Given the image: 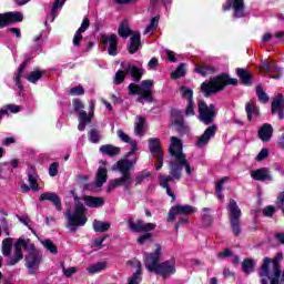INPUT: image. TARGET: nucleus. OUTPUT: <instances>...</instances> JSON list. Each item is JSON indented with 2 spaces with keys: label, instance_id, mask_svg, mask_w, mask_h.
Instances as JSON below:
<instances>
[{
  "label": "nucleus",
  "instance_id": "obj_1",
  "mask_svg": "<svg viewBox=\"0 0 284 284\" xmlns=\"http://www.w3.org/2000/svg\"><path fill=\"white\" fill-rule=\"evenodd\" d=\"M118 138L123 141V143H130L131 150L126 153L124 159H120L115 164L112 165L111 170L113 172H120L121 178L113 179L109 182L106 186V193L110 194L116 187H124V190H130L134 180L132 179V170L136 165V145L138 142L129 138L128 133L119 129L116 131Z\"/></svg>",
  "mask_w": 284,
  "mask_h": 284
},
{
  "label": "nucleus",
  "instance_id": "obj_2",
  "mask_svg": "<svg viewBox=\"0 0 284 284\" xmlns=\"http://www.w3.org/2000/svg\"><path fill=\"white\" fill-rule=\"evenodd\" d=\"M14 253L13 256L10 257L9 265L13 266L19 263V261H23V252L21 247L28 252L26 256V267L29 274H34L39 266L41 265V254L34 247V244L30 240L19 239L17 243L13 244Z\"/></svg>",
  "mask_w": 284,
  "mask_h": 284
},
{
  "label": "nucleus",
  "instance_id": "obj_3",
  "mask_svg": "<svg viewBox=\"0 0 284 284\" xmlns=\"http://www.w3.org/2000/svg\"><path fill=\"white\" fill-rule=\"evenodd\" d=\"M159 258H161V246H156L153 253H145L144 264L146 270L160 274L163 278H170V276L176 274V262L174 260L159 264Z\"/></svg>",
  "mask_w": 284,
  "mask_h": 284
},
{
  "label": "nucleus",
  "instance_id": "obj_4",
  "mask_svg": "<svg viewBox=\"0 0 284 284\" xmlns=\"http://www.w3.org/2000/svg\"><path fill=\"white\" fill-rule=\"evenodd\" d=\"M227 85H239V79L231 78L226 72H222L213 78H210L209 81L202 82L200 87V93L203 94L205 99H207L213 94L223 92Z\"/></svg>",
  "mask_w": 284,
  "mask_h": 284
},
{
  "label": "nucleus",
  "instance_id": "obj_5",
  "mask_svg": "<svg viewBox=\"0 0 284 284\" xmlns=\"http://www.w3.org/2000/svg\"><path fill=\"white\" fill-rule=\"evenodd\" d=\"M73 195L75 207L73 211L68 210L65 212V219L68 221L67 227L70 232H77L79 227H83L88 223V217H85V205L81 203V199L77 196L74 191H71Z\"/></svg>",
  "mask_w": 284,
  "mask_h": 284
},
{
  "label": "nucleus",
  "instance_id": "obj_6",
  "mask_svg": "<svg viewBox=\"0 0 284 284\" xmlns=\"http://www.w3.org/2000/svg\"><path fill=\"white\" fill-rule=\"evenodd\" d=\"M281 274H283V271H281V262L276 257L273 260L264 257L260 271V278H262L261 284H270L268 281H271V284H280Z\"/></svg>",
  "mask_w": 284,
  "mask_h": 284
},
{
  "label": "nucleus",
  "instance_id": "obj_7",
  "mask_svg": "<svg viewBox=\"0 0 284 284\" xmlns=\"http://www.w3.org/2000/svg\"><path fill=\"white\" fill-rule=\"evenodd\" d=\"M94 105L95 102L94 100H91L89 103V114L88 112L83 111V102L81 100L75 99L73 100V108L79 112V124H78V130L80 132H83L85 130V126L90 123H92V118L94 116Z\"/></svg>",
  "mask_w": 284,
  "mask_h": 284
},
{
  "label": "nucleus",
  "instance_id": "obj_8",
  "mask_svg": "<svg viewBox=\"0 0 284 284\" xmlns=\"http://www.w3.org/2000/svg\"><path fill=\"white\" fill-rule=\"evenodd\" d=\"M154 85V81L144 80L141 84L131 83L129 85V94H139L138 103H143V101L152 102V87Z\"/></svg>",
  "mask_w": 284,
  "mask_h": 284
},
{
  "label": "nucleus",
  "instance_id": "obj_9",
  "mask_svg": "<svg viewBox=\"0 0 284 284\" xmlns=\"http://www.w3.org/2000/svg\"><path fill=\"white\" fill-rule=\"evenodd\" d=\"M229 220L231 223V229L234 234V236H240L241 235V207H239V204L235 202L234 199H230L229 205Z\"/></svg>",
  "mask_w": 284,
  "mask_h": 284
},
{
  "label": "nucleus",
  "instance_id": "obj_10",
  "mask_svg": "<svg viewBox=\"0 0 284 284\" xmlns=\"http://www.w3.org/2000/svg\"><path fill=\"white\" fill-rule=\"evenodd\" d=\"M197 110L202 123H204L205 125H210V123L214 121V118L216 116V105L214 103L207 105V102H205V100H199Z\"/></svg>",
  "mask_w": 284,
  "mask_h": 284
},
{
  "label": "nucleus",
  "instance_id": "obj_11",
  "mask_svg": "<svg viewBox=\"0 0 284 284\" xmlns=\"http://www.w3.org/2000/svg\"><path fill=\"white\" fill-rule=\"evenodd\" d=\"M171 176L179 179V138L171 136L169 146Z\"/></svg>",
  "mask_w": 284,
  "mask_h": 284
},
{
  "label": "nucleus",
  "instance_id": "obj_12",
  "mask_svg": "<svg viewBox=\"0 0 284 284\" xmlns=\"http://www.w3.org/2000/svg\"><path fill=\"white\" fill-rule=\"evenodd\" d=\"M180 94L182 99L187 101L184 110L185 116H194L196 114V111H194V91L185 85H182L180 87Z\"/></svg>",
  "mask_w": 284,
  "mask_h": 284
},
{
  "label": "nucleus",
  "instance_id": "obj_13",
  "mask_svg": "<svg viewBox=\"0 0 284 284\" xmlns=\"http://www.w3.org/2000/svg\"><path fill=\"white\" fill-rule=\"evenodd\" d=\"M128 72H130L134 81H141V70L135 65L128 64L124 70H119L115 73L114 83L116 85H120V83L125 80V75L128 74Z\"/></svg>",
  "mask_w": 284,
  "mask_h": 284
},
{
  "label": "nucleus",
  "instance_id": "obj_14",
  "mask_svg": "<svg viewBox=\"0 0 284 284\" xmlns=\"http://www.w3.org/2000/svg\"><path fill=\"white\" fill-rule=\"evenodd\" d=\"M126 225L132 232H152V230L156 229V224L154 223H145L142 220H134V217H130L126 221Z\"/></svg>",
  "mask_w": 284,
  "mask_h": 284
},
{
  "label": "nucleus",
  "instance_id": "obj_15",
  "mask_svg": "<svg viewBox=\"0 0 284 284\" xmlns=\"http://www.w3.org/2000/svg\"><path fill=\"white\" fill-rule=\"evenodd\" d=\"M101 43H103L104 48H108L110 57L119 54V37L116 34L102 36Z\"/></svg>",
  "mask_w": 284,
  "mask_h": 284
},
{
  "label": "nucleus",
  "instance_id": "obj_16",
  "mask_svg": "<svg viewBox=\"0 0 284 284\" xmlns=\"http://www.w3.org/2000/svg\"><path fill=\"white\" fill-rule=\"evenodd\" d=\"M128 265L134 267L135 272L129 277L128 284H141L143 281V268L138 260L129 261Z\"/></svg>",
  "mask_w": 284,
  "mask_h": 284
},
{
  "label": "nucleus",
  "instance_id": "obj_17",
  "mask_svg": "<svg viewBox=\"0 0 284 284\" xmlns=\"http://www.w3.org/2000/svg\"><path fill=\"white\" fill-rule=\"evenodd\" d=\"M21 21H23V13L21 12L0 13V29L6 28L9 23H19Z\"/></svg>",
  "mask_w": 284,
  "mask_h": 284
},
{
  "label": "nucleus",
  "instance_id": "obj_18",
  "mask_svg": "<svg viewBox=\"0 0 284 284\" xmlns=\"http://www.w3.org/2000/svg\"><path fill=\"white\" fill-rule=\"evenodd\" d=\"M219 130V126L216 124H213L204 131V133L197 139L195 142L196 148H205L207 143H210V140L213 136H216V131Z\"/></svg>",
  "mask_w": 284,
  "mask_h": 284
},
{
  "label": "nucleus",
  "instance_id": "obj_19",
  "mask_svg": "<svg viewBox=\"0 0 284 284\" xmlns=\"http://www.w3.org/2000/svg\"><path fill=\"white\" fill-rule=\"evenodd\" d=\"M185 170L186 176H192V165L187 162V156L183 153V143L179 141V170Z\"/></svg>",
  "mask_w": 284,
  "mask_h": 284
},
{
  "label": "nucleus",
  "instance_id": "obj_20",
  "mask_svg": "<svg viewBox=\"0 0 284 284\" xmlns=\"http://www.w3.org/2000/svg\"><path fill=\"white\" fill-rule=\"evenodd\" d=\"M257 136L263 141V143H268L272 141V136H274V128L270 123H264L257 130Z\"/></svg>",
  "mask_w": 284,
  "mask_h": 284
},
{
  "label": "nucleus",
  "instance_id": "obj_21",
  "mask_svg": "<svg viewBox=\"0 0 284 284\" xmlns=\"http://www.w3.org/2000/svg\"><path fill=\"white\" fill-rule=\"evenodd\" d=\"M90 28V19L85 17L80 26V28L75 31L72 43L75 48L81 45V41H83V32Z\"/></svg>",
  "mask_w": 284,
  "mask_h": 284
},
{
  "label": "nucleus",
  "instance_id": "obj_22",
  "mask_svg": "<svg viewBox=\"0 0 284 284\" xmlns=\"http://www.w3.org/2000/svg\"><path fill=\"white\" fill-rule=\"evenodd\" d=\"M149 150L155 159H163L161 140L159 138L149 139Z\"/></svg>",
  "mask_w": 284,
  "mask_h": 284
},
{
  "label": "nucleus",
  "instance_id": "obj_23",
  "mask_svg": "<svg viewBox=\"0 0 284 284\" xmlns=\"http://www.w3.org/2000/svg\"><path fill=\"white\" fill-rule=\"evenodd\" d=\"M81 201L84 202V205H87V207H92V209H99L105 205V199L99 197V196L85 195L81 197Z\"/></svg>",
  "mask_w": 284,
  "mask_h": 284
},
{
  "label": "nucleus",
  "instance_id": "obj_24",
  "mask_svg": "<svg viewBox=\"0 0 284 284\" xmlns=\"http://www.w3.org/2000/svg\"><path fill=\"white\" fill-rule=\"evenodd\" d=\"M251 178L254 181H261V182L272 181V173L267 168H260L251 172Z\"/></svg>",
  "mask_w": 284,
  "mask_h": 284
},
{
  "label": "nucleus",
  "instance_id": "obj_25",
  "mask_svg": "<svg viewBox=\"0 0 284 284\" xmlns=\"http://www.w3.org/2000/svg\"><path fill=\"white\" fill-rule=\"evenodd\" d=\"M102 166H99L95 174V185L97 187H103V184L108 182V168H105V162L101 161Z\"/></svg>",
  "mask_w": 284,
  "mask_h": 284
},
{
  "label": "nucleus",
  "instance_id": "obj_26",
  "mask_svg": "<svg viewBox=\"0 0 284 284\" xmlns=\"http://www.w3.org/2000/svg\"><path fill=\"white\" fill-rule=\"evenodd\" d=\"M40 201H50L54 207L58 210V212H61L63 210L61 205V197L57 195V193L52 192H45L40 195Z\"/></svg>",
  "mask_w": 284,
  "mask_h": 284
},
{
  "label": "nucleus",
  "instance_id": "obj_27",
  "mask_svg": "<svg viewBox=\"0 0 284 284\" xmlns=\"http://www.w3.org/2000/svg\"><path fill=\"white\" fill-rule=\"evenodd\" d=\"M233 17L235 19L245 17V0H233Z\"/></svg>",
  "mask_w": 284,
  "mask_h": 284
},
{
  "label": "nucleus",
  "instance_id": "obj_28",
  "mask_svg": "<svg viewBox=\"0 0 284 284\" xmlns=\"http://www.w3.org/2000/svg\"><path fill=\"white\" fill-rule=\"evenodd\" d=\"M235 72H236V75L239 77L240 81L244 85H246V87L252 85V73H250V71H247V69L237 68Z\"/></svg>",
  "mask_w": 284,
  "mask_h": 284
},
{
  "label": "nucleus",
  "instance_id": "obj_29",
  "mask_svg": "<svg viewBox=\"0 0 284 284\" xmlns=\"http://www.w3.org/2000/svg\"><path fill=\"white\" fill-rule=\"evenodd\" d=\"M159 180L161 187H164V190H166L168 196H171L172 201H176V194H174V192H172V190H170V187L168 186V183L172 181V175H160Z\"/></svg>",
  "mask_w": 284,
  "mask_h": 284
},
{
  "label": "nucleus",
  "instance_id": "obj_30",
  "mask_svg": "<svg viewBox=\"0 0 284 284\" xmlns=\"http://www.w3.org/2000/svg\"><path fill=\"white\" fill-rule=\"evenodd\" d=\"M92 226L94 232H99L100 234H103L108 232L110 227H112V223H110V221L94 220Z\"/></svg>",
  "mask_w": 284,
  "mask_h": 284
},
{
  "label": "nucleus",
  "instance_id": "obj_31",
  "mask_svg": "<svg viewBox=\"0 0 284 284\" xmlns=\"http://www.w3.org/2000/svg\"><path fill=\"white\" fill-rule=\"evenodd\" d=\"M194 72L201 74V77H207V74H214L216 72V68L206 63L202 65L196 64Z\"/></svg>",
  "mask_w": 284,
  "mask_h": 284
},
{
  "label": "nucleus",
  "instance_id": "obj_32",
  "mask_svg": "<svg viewBox=\"0 0 284 284\" xmlns=\"http://www.w3.org/2000/svg\"><path fill=\"white\" fill-rule=\"evenodd\" d=\"M284 110L283 93L277 94L271 103V113L276 114L277 111Z\"/></svg>",
  "mask_w": 284,
  "mask_h": 284
},
{
  "label": "nucleus",
  "instance_id": "obj_33",
  "mask_svg": "<svg viewBox=\"0 0 284 284\" xmlns=\"http://www.w3.org/2000/svg\"><path fill=\"white\" fill-rule=\"evenodd\" d=\"M101 154H106L108 156H116L121 154V148L114 146L112 144H104L100 146Z\"/></svg>",
  "mask_w": 284,
  "mask_h": 284
},
{
  "label": "nucleus",
  "instance_id": "obj_34",
  "mask_svg": "<svg viewBox=\"0 0 284 284\" xmlns=\"http://www.w3.org/2000/svg\"><path fill=\"white\" fill-rule=\"evenodd\" d=\"M131 43L129 47V52L130 54H134V52H136L139 50V47L141 45V33L139 31H135L131 39H130Z\"/></svg>",
  "mask_w": 284,
  "mask_h": 284
},
{
  "label": "nucleus",
  "instance_id": "obj_35",
  "mask_svg": "<svg viewBox=\"0 0 284 284\" xmlns=\"http://www.w3.org/2000/svg\"><path fill=\"white\" fill-rule=\"evenodd\" d=\"M242 272H244V274H254V272H256V261L253 258H244L242 262Z\"/></svg>",
  "mask_w": 284,
  "mask_h": 284
},
{
  "label": "nucleus",
  "instance_id": "obj_36",
  "mask_svg": "<svg viewBox=\"0 0 284 284\" xmlns=\"http://www.w3.org/2000/svg\"><path fill=\"white\" fill-rule=\"evenodd\" d=\"M104 270H108V262H98L87 267V272H89V274H101Z\"/></svg>",
  "mask_w": 284,
  "mask_h": 284
},
{
  "label": "nucleus",
  "instance_id": "obj_37",
  "mask_svg": "<svg viewBox=\"0 0 284 284\" xmlns=\"http://www.w3.org/2000/svg\"><path fill=\"white\" fill-rule=\"evenodd\" d=\"M134 132L138 136H143L145 134V118L136 116V121L134 123Z\"/></svg>",
  "mask_w": 284,
  "mask_h": 284
},
{
  "label": "nucleus",
  "instance_id": "obj_38",
  "mask_svg": "<svg viewBox=\"0 0 284 284\" xmlns=\"http://www.w3.org/2000/svg\"><path fill=\"white\" fill-rule=\"evenodd\" d=\"M246 116L248 121H252V116H261V110L256 105H252V103L247 102L245 104Z\"/></svg>",
  "mask_w": 284,
  "mask_h": 284
},
{
  "label": "nucleus",
  "instance_id": "obj_39",
  "mask_svg": "<svg viewBox=\"0 0 284 284\" xmlns=\"http://www.w3.org/2000/svg\"><path fill=\"white\" fill-rule=\"evenodd\" d=\"M260 68L262 72L270 73V72H276V70L278 69V65L274 61L264 60L261 62Z\"/></svg>",
  "mask_w": 284,
  "mask_h": 284
},
{
  "label": "nucleus",
  "instance_id": "obj_40",
  "mask_svg": "<svg viewBox=\"0 0 284 284\" xmlns=\"http://www.w3.org/2000/svg\"><path fill=\"white\" fill-rule=\"evenodd\" d=\"M118 33L120 37H122V39H128V37H130V34H132V30H130V26H128V22L120 23Z\"/></svg>",
  "mask_w": 284,
  "mask_h": 284
},
{
  "label": "nucleus",
  "instance_id": "obj_41",
  "mask_svg": "<svg viewBox=\"0 0 284 284\" xmlns=\"http://www.w3.org/2000/svg\"><path fill=\"white\" fill-rule=\"evenodd\" d=\"M156 28H159V17H154L151 19V22L149 26H146L143 34H149V37H151Z\"/></svg>",
  "mask_w": 284,
  "mask_h": 284
},
{
  "label": "nucleus",
  "instance_id": "obj_42",
  "mask_svg": "<svg viewBox=\"0 0 284 284\" xmlns=\"http://www.w3.org/2000/svg\"><path fill=\"white\" fill-rule=\"evenodd\" d=\"M256 97L260 101V103H267L270 101V95L263 90V85L257 84L256 85Z\"/></svg>",
  "mask_w": 284,
  "mask_h": 284
},
{
  "label": "nucleus",
  "instance_id": "obj_43",
  "mask_svg": "<svg viewBox=\"0 0 284 284\" xmlns=\"http://www.w3.org/2000/svg\"><path fill=\"white\" fill-rule=\"evenodd\" d=\"M12 252V239H6L2 242V254L3 256H10Z\"/></svg>",
  "mask_w": 284,
  "mask_h": 284
},
{
  "label": "nucleus",
  "instance_id": "obj_44",
  "mask_svg": "<svg viewBox=\"0 0 284 284\" xmlns=\"http://www.w3.org/2000/svg\"><path fill=\"white\" fill-rule=\"evenodd\" d=\"M41 77H43V71L34 70V71L30 72V73L27 75V80H28L30 83H37V81H39V79H41Z\"/></svg>",
  "mask_w": 284,
  "mask_h": 284
},
{
  "label": "nucleus",
  "instance_id": "obj_45",
  "mask_svg": "<svg viewBox=\"0 0 284 284\" xmlns=\"http://www.w3.org/2000/svg\"><path fill=\"white\" fill-rule=\"evenodd\" d=\"M196 212V209L192 205H179V213L190 216Z\"/></svg>",
  "mask_w": 284,
  "mask_h": 284
},
{
  "label": "nucleus",
  "instance_id": "obj_46",
  "mask_svg": "<svg viewBox=\"0 0 284 284\" xmlns=\"http://www.w3.org/2000/svg\"><path fill=\"white\" fill-rule=\"evenodd\" d=\"M150 172L149 171H142L135 175V179L132 178L133 181H135V185H141L145 179H149Z\"/></svg>",
  "mask_w": 284,
  "mask_h": 284
},
{
  "label": "nucleus",
  "instance_id": "obj_47",
  "mask_svg": "<svg viewBox=\"0 0 284 284\" xmlns=\"http://www.w3.org/2000/svg\"><path fill=\"white\" fill-rule=\"evenodd\" d=\"M179 216V205L172 206L169 211L168 215V223H173V221H176V217Z\"/></svg>",
  "mask_w": 284,
  "mask_h": 284
},
{
  "label": "nucleus",
  "instance_id": "obj_48",
  "mask_svg": "<svg viewBox=\"0 0 284 284\" xmlns=\"http://www.w3.org/2000/svg\"><path fill=\"white\" fill-rule=\"evenodd\" d=\"M42 245L43 247H45V250H48V252H50L51 254H58V250H57V245H54V243H52L51 240H44L42 241Z\"/></svg>",
  "mask_w": 284,
  "mask_h": 284
},
{
  "label": "nucleus",
  "instance_id": "obj_49",
  "mask_svg": "<svg viewBox=\"0 0 284 284\" xmlns=\"http://www.w3.org/2000/svg\"><path fill=\"white\" fill-rule=\"evenodd\" d=\"M202 212H203V214H202L203 223H205V225H212L213 219H212V215H210V213H209L210 207L202 209Z\"/></svg>",
  "mask_w": 284,
  "mask_h": 284
},
{
  "label": "nucleus",
  "instance_id": "obj_50",
  "mask_svg": "<svg viewBox=\"0 0 284 284\" xmlns=\"http://www.w3.org/2000/svg\"><path fill=\"white\" fill-rule=\"evenodd\" d=\"M27 61L22 62V64L19 65L18 68V74L16 77V84L18 88H21V75L23 74V70H26Z\"/></svg>",
  "mask_w": 284,
  "mask_h": 284
},
{
  "label": "nucleus",
  "instance_id": "obj_51",
  "mask_svg": "<svg viewBox=\"0 0 284 284\" xmlns=\"http://www.w3.org/2000/svg\"><path fill=\"white\" fill-rule=\"evenodd\" d=\"M262 214L263 216H266V219H272V216L276 214V207H274L273 205H267L262 210Z\"/></svg>",
  "mask_w": 284,
  "mask_h": 284
},
{
  "label": "nucleus",
  "instance_id": "obj_52",
  "mask_svg": "<svg viewBox=\"0 0 284 284\" xmlns=\"http://www.w3.org/2000/svg\"><path fill=\"white\" fill-rule=\"evenodd\" d=\"M89 140L91 143H99V141H101V134L97 130H91L89 132Z\"/></svg>",
  "mask_w": 284,
  "mask_h": 284
},
{
  "label": "nucleus",
  "instance_id": "obj_53",
  "mask_svg": "<svg viewBox=\"0 0 284 284\" xmlns=\"http://www.w3.org/2000/svg\"><path fill=\"white\" fill-rule=\"evenodd\" d=\"M267 156H270V150L262 149L260 151V153L256 155L255 161H257V162L265 161V159H267Z\"/></svg>",
  "mask_w": 284,
  "mask_h": 284
},
{
  "label": "nucleus",
  "instance_id": "obj_54",
  "mask_svg": "<svg viewBox=\"0 0 284 284\" xmlns=\"http://www.w3.org/2000/svg\"><path fill=\"white\" fill-rule=\"evenodd\" d=\"M69 94H71V97H81L82 94H85V91L83 90V87H74L70 90Z\"/></svg>",
  "mask_w": 284,
  "mask_h": 284
},
{
  "label": "nucleus",
  "instance_id": "obj_55",
  "mask_svg": "<svg viewBox=\"0 0 284 284\" xmlns=\"http://www.w3.org/2000/svg\"><path fill=\"white\" fill-rule=\"evenodd\" d=\"M65 3V0H55L52 8V14H57L58 10H61Z\"/></svg>",
  "mask_w": 284,
  "mask_h": 284
},
{
  "label": "nucleus",
  "instance_id": "obj_56",
  "mask_svg": "<svg viewBox=\"0 0 284 284\" xmlns=\"http://www.w3.org/2000/svg\"><path fill=\"white\" fill-rule=\"evenodd\" d=\"M62 272L67 278H70V276H72V274H77V267L72 266V267L67 268L62 264Z\"/></svg>",
  "mask_w": 284,
  "mask_h": 284
},
{
  "label": "nucleus",
  "instance_id": "obj_57",
  "mask_svg": "<svg viewBox=\"0 0 284 284\" xmlns=\"http://www.w3.org/2000/svg\"><path fill=\"white\" fill-rule=\"evenodd\" d=\"M106 239H108V236L94 239L92 241V247H97L98 250H101V245H103V243L105 242Z\"/></svg>",
  "mask_w": 284,
  "mask_h": 284
},
{
  "label": "nucleus",
  "instance_id": "obj_58",
  "mask_svg": "<svg viewBox=\"0 0 284 284\" xmlns=\"http://www.w3.org/2000/svg\"><path fill=\"white\" fill-rule=\"evenodd\" d=\"M225 181H230L229 176H224L221 180H219L215 184V192H223V184Z\"/></svg>",
  "mask_w": 284,
  "mask_h": 284
},
{
  "label": "nucleus",
  "instance_id": "obj_59",
  "mask_svg": "<svg viewBox=\"0 0 284 284\" xmlns=\"http://www.w3.org/2000/svg\"><path fill=\"white\" fill-rule=\"evenodd\" d=\"M49 174L51 176H57V174H59V163L53 162L50 166H49Z\"/></svg>",
  "mask_w": 284,
  "mask_h": 284
},
{
  "label": "nucleus",
  "instance_id": "obj_60",
  "mask_svg": "<svg viewBox=\"0 0 284 284\" xmlns=\"http://www.w3.org/2000/svg\"><path fill=\"white\" fill-rule=\"evenodd\" d=\"M189 224H190V215L179 213V225H189Z\"/></svg>",
  "mask_w": 284,
  "mask_h": 284
},
{
  "label": "nucleus",
  "instance_id": "obj_61",
  "mask_svg": "<svg viewBox=\"0 0 284 284\" xmlns=\"http://www.w3.org/2000/svg\"><path fill=\"white\" fill-rule=\"evenodd\" d=\"M29 183L33 192H39V184L37 183V180L34 179V176L29 175Z\"/></svg>",
  "mask_w": 284,
  "mask_h": 284
},
{
  "label": "nucleus",
  "instance_id": "obj_62",
  "mask_svg": "<svg viewBox=\"0 0 284 284\" xmlns=\"http://www.w3.org/2000/svg\"><path fill=\"white\" fill-rule=\"evenodd\" d=\"M187 74V64L185 63H180L179 64V79L182 77H185Z\"/></svg>",
  "mask_w": 284,
  "mask_h": 284
},
{
  "label": "nucleus",
  "instance_id": "obj_63",
  "mask_svg": "<svg viewBox=\"0 0 284 284\" xmlns=\"http://www.w3.org/2000/svg\"><path fill=\"white\" fill-rule=\"evenodd\" d=\"M164 52L166 54L168 61L171 63H176V55L173 53V51L165 49Z\"/></svg>",
  "mask_w": 284,
  "mask_h": 284
},
{
  "label": "nucleus",
  "instance_id": "obj_64",
  "mask_svg": "<svg viewBox=\"0 0 284 284\" xmlns=\"http://www.w3.org/2000/svg\"><path fill=\"white\" fill-rule=\"evenodd\" d=\"M277 206L280 210L284 207V191L280 192L277 196Z\"/></svg>",
  "mask_w": 284,
  "mask_h": 284
}]
</instances>
